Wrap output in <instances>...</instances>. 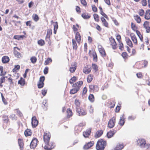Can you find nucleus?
<instances>
[{
    "instance_id": "nucleus-58",
    "label": "nucleus",
    "mask_w": 150,
    "mask_h": 150,
    "mask_svg": "<svg viewBox=\"0 0 150 150\" xmlns=\"http://www.w3.org/2000/svg\"><path fill=\"white\" fill-rule=\"evenodd\" d=\"M89 88L90 91H93L94 89V88H95L94 85H90L89 86Z\"/></svg>"
},
{
    "instance_id": "nucleus-60",
    "label": "nucleus",
    "mask_w": 150,
    "mask_h": 150,
    "mask_svg": "<svg viewBox=\"0 0 150 150\" xmlns=\"http://www.w3.org/2000/svg\"><path fill=\"white\" fill-rule=\"evenodd\" d=\"M142 3L143 6H146L147 4L146 0H142Z\"/></svg>"
},
{
    "instance_id": "nucleus-54",
    "label": "nucleus",
    "mask_w": 150,
    "mask_h": 150,
    "mask_svg": "<svg viewBox=\"0 0 150 150\" xmlns=\"http://www.w3.org/2000/svg\"><path fill=\"white\" fill-rule=\"evenodd\" d=\"M29 70V69H26L25 70V73H24V74L23 75V76L24 78H25L26 77L27 74Z\"/></svg>"
},
{
    "instance_id": "nucleus-39",
    "label": "nucleus",
    "mask_w": 150,
    "mask_h": 150,
    "mask_svg": "<svg viewBox=\"0 0 150 150\" xmlns=\"http://www.w3.org/2000/svg\"><path fill=\"white\" fill-rule=\"evenodd\" d=\"M92 67L93 69L96 71L98 70V67L97 65L95 64H92Z\"/></svg>"
},
{
    "instance_id": "nucleus-34",
    "label": "nucleus",
    "mask_w": 150,
    "mask_h": 150,
    "mask_svg": "<svg viewBox=\"0 0 150 150\" xmlns=\"http://www.w3.org/2000/svg\"><path fill=\"white\" fill-rule=\"evenodd\" d=\"M38 44L41 46H42L45 44V42L44 40H40L38 41Z\"/></svg>"
},
{
    "instance_id": "nucleus-41",
    "label": "nucleus",
    "mask_w": 150,
    "mask_h": 150,
    "mask_svg": "<svg viewBox=\"0 0 150 150\" xmlns=\"http://www.w3.org/2000/svg\"><path fill=\"white\" fill-rule=\"evenodd\" d=\"M92 75H90L88 76L87 79V81L88 83L91 82L92 80Z\"/></svg>"
},
{
    "instance_id": "nucleus-38",
    "label": "nucleus",
    "mask_w": 150,
    "mask_h": 150,
    "mask_svg": "<svg viewBox=\"0 0 150 150\" xmlns=\"http://www.w3.org/2000/svg\"><path fill=\"white\" fill-rule=\"evenodd\" d=\"M93 17L96 21L98 22L99 21V16L97 14H93Z\"/></svg>"
},
{
    "instance_id": "nucleus-19",
    "label": "nucleus",
    "mask_w": 150,
    "mask_h": 150,
    "mask_svg": "<svg viewBox=\"0 0 150 150\" xmlns=\"http://www.w3.org/2000/svg\"><path fill=\"white\" fill-rule=\"evenodd\" d=\"M103 131L102 130H100L97 131L96 133L95 137L98 138L100 137L103 134Z\"/></svg>"
},
{
    "instance_id": "nucleus-48",
    "label": "nucleus",
    "mask_w": 150,
    "mask_h": 150,
    "mask_svg": "<svg viewBox=\"0 0 150 150\" xmlns=\"http://www.w3.org/2000/svg\"><path fill=\"white\" fill-rule=\"evenodd\" d=\"M46 100H45V101H44L42 103L43 104V105H44V106H43V109L44 110H47V105L46 104Z\"/></svg>"
},
{
    "instance_id": "nucleus-13",
    "label": "nucleus",
    "mask_w": 150,
    "mask_h": 150,
    "mask_svg": "<svg viewBox=\"0 0 150 150\" xmlns=\"http://www.w3.org/2000/svg\"><path fill=\"white\" fill-rule=\"evenodd\" d=\"M124 115L123 114L120 117V120L119 121V124L121 126H123L125 123V121L124 120L125 119L124 118Z\"/></svg>"
},
{
    "instance_id": "nucleus-26",
    "label": "nucleus",
    "mask_w": 150,
    "mask_h": 150,
    "mask_svg": "<svg viewBox=\"0 0 150 150\" xmlns=\"http://www.w3.org/2000/svg\"><path fill=\"white\" fill-rule=\"evenodd\" d=\"M33 20L35 22H37L39 20V17L38 15L36 14H33L32 16Z\"/></svg>"
},
{
    "instance_id": "nucleus-50",
    "label": "nucleus",
    "mask_w": 150,
    "mask_h": 150,
    "mask_svg": "<svg viewBox=\"0 0 150 150\" xmlns=\"http://www.w3.org/2000/svg\"><path fill=\"white\" fill-rule=\"evenodd\" d=\"M47 89H44L42 90V94L43 96H45L47 93Z\"/></svg>"
},
{
    "instance_id": "nucleus-16",
    "label": "nucleus",
    "mask_w": 150,
    "mask_h": 150,
    "mask_svg": "<svg viewBox=\"0 0 150 150\" xmlns=\"http://www.w3.org/2000/svg\"><path fill=\"white\" fill-rule=\"evenodd\" d=\"M131 39L135 44H137V40L136 36L133 33L130 34Z\"/></svg>"
},
{
    "instance_id": "nucleus-46",
    "label": "nucleus",
    "mask_w": 150,
    "mask_h": 150,
    "mask_svg": "<svg viewBox=\"0 0 150 150\" xmlns=\"http://www.w3.org/2000/svg\"><path fill=\"white\" fill-rule=\"evenodd\" d=\"M92 9L93 11L94 12H96L97 11V8L95 5L92 6Z\"/></svg>"
},
{
    "instance_id": "nucleus-18",
    "label": "nucleus",
    "mask_w": 150,
    "mask_h": 150,
    "mask_svg": "<svg viewBox=\"0 0 150 150\" xmlns=\"http://www.w3.org/2000/svg\"><path fill=\"white\" fill-rule=\"evenodd\" d=\"M18 83L20 84L22 86H23L25 84V79L22 77H21L18 82Z\"/></svg>"
},
{
    "instance_id": "nucleus-57",
    "label": "nucleus",
    "mask_w": 150,
    "mask_h": 150,
    "mask_svg": "<svg viewBox=\"0 0 150 150\" xmlns=\"http://www.w3.org/2000/svg\"><path fill=\"white\" fill-rule=\"evenodd\" d=\"M116 39H117V40L118 41V42H119V43H120V42H121L120 41V40L121 39V37L120 35H117L116 36Z\"/></svg>"
},
{
    "instance_id": "nucleus-29",
    "label": "nucleus",
    "mask_w": 150,
    "mask_h": 150,
    "mask_svg": "<svg viewBox=\"0 0 150 150\" xmlns=\"http://www.w3.org/2000/svg\"><path fill=\"white\" fill-rule=\"evenodd\" d=\"M67 116L68 118L70 117L72 115V111L70 110L69 108L67 109Z\"/></svg>"
},
{
    "instance_id": "nucleus-62",
    "label": "nucleus",
    "mask_w": 150,
    "mask_h": 150,
    "mask_svg": "<svg viewBox=\"0 0 150 150\" xmlns=\"http://www.w3.org/2000/svg\"><path fill=\"white\" fill-rule=\"evenodd\" d=\"M81 4L84 6H86L87 5V3L85 0H81Z\"/></svg>"
},
{
    "instance_id": "nucleus-49",
    "label": "nucleus",
    "mask_w": 150,
    "mask_h": 150,
    "mask_svg": "<svg viewBox=\"0 0 150 150\" xmlns=\"http://www.w3.org/2000/svg\"><path fill=\"white\" fill-rule=\"evenodd\" d=\"M48 68L47 67H46L43 71L44 73L45 74H47L48 73Z\"/></svg>"
},
{
    "instance_id": "nucleus-56",
    "label": "nucleus",
    "mask_w": 150,
    "mask_h": 150,
    "mask_svg": "<svg viewBox=\"0 0 150 150\" xmlns=\"http://www.w3.org/2000/svg\"><path fill=\"white\" fill-rule=\"evenodd\" d=\"M8 81H9V82L10 83V85H11L12 84L13 85V80L12 78H11L10 77L8 79Z\"/></svg>"
},
{
    "instance_id": "nucleus-52",
    "label": "nucleus",
    "mask_w": 150,
    "mask_h": 150,
    "mask_svg": "<svg viewBox=\"0 0 150 150\" xmlns=\"http://www.w3.org/2000/svg\"><path fill=\"white\" fill-rule=\"evenodd\" d=\"M136 118L135 116H129L128 118V120H134Z\"/></svg>"
},
{
    "instance_id": "nucleus-8",
    "label": "nucleus",
    "mask_w": 150,
    "mask_h": 150,
    "mask_svg": "<svg viewBox=\"0 0 150 150\" xmlns=\"http://www.w3.org/2000/svg\"><path fill=\"white\" fill-rule=\"evenodd\" d=\"M76 111L79 114L78 115L80 116H83L86 114V113L83 110L79 108H76Z\"/></svg>"
},
{
    "instance_id": "nucleus-63",
    "label": "nucleus",
    "mask_w": 150,
    "mask_h": 150,
    "mask_svg": "<svg viewBox=\"0 0 150 150\" xmlns=\"http://www.w3.org/2000/svg\"><path fill=\"white\" fill-rule=\"evenodd\" d=\"M89 108V111L91 113H92L93 112V108L91 105Z\"/></svg>"
},
{
    "instance_id": "nucleus-4",
    "label": "nucleus",
    "mask_w": 150,
    "mask_h": 150,
    "mask_svg": "<svg viewBox=\"0 0 150 150\" xmlns=\"http://www.w3.org/2000/svg\"><path fill=\"white\" fill-rule=\"evenodd\" d=\"M137 145L142 148L146 147L148 144L146 143L145 140L144 139H139L137 141Z\"/></svg>"
},
{
    "instance_id": "nucleus-23",
    "label": "nucleus",
    "mask_w": 150,
    "mask_h": 150,
    "mask_svg": "<svg viewBox=\"0 0 150 150\" xmlns=\"http://www.w3.org/2000/svg\"><path fill=\"white\" fill-rule=\"evenodd\" d=\"M88 98L90 101L91 102H93L94 101V96L92 94H91L89 95Z\"/></svg>"
},
{
    "instance_id": "nucleus-53",
    "label": "nucleus",
    "mask_w": 150,
    "mask_h": 150,
    "mask_svg": "<svg viewBox=\"0 0 150 150\" xmlns=\"http://www.w3.org/2000/svg\"><path fill=\"white\" fill-rule=\"evenodd\" d=\"M5 77H2L0 78V83L2 84L5 82Z\"/></svg>"
},
{
    "instance_id": "nucleus-2",
    "label": "nucleus",
    "mask_w": 150,
    "mask_h": 150,
    "mask_svg": "<svg viewBox=\"0 0 150 150\" xmlns=\"http://www.w3.org/2000/svg\"><path fill=\"white\" fill-rule=\"evenodd\" d=\"M107 145L106 141L103 139H99L96 146L97 150H104Z\"/></svg>"
},
{
    "instance_id": "nucleus-44",
    "label": "nucleus",
    "mask_w": 150,
    "mask_h": 150,
    "mask_svg": "<svg viewBox=\"0 0 150 150\" xmlns=\"http://www.w3.org/2000/svg\"><path fill=\"white\" fill-rule=\"evenodd\" d=\"M76 68L75 66L74 67H71L70 68L69 71L71 73L74 72L76 69Z\"/></svg>"
},
{
    "instance_id": "nucleus-5",
    "label": "nucleus",
    "mask_w": 150,
    "mask_h": 150,
    "mask_svg": "<svg viewBox=\"0 0 150 150\" xmlns=\"http://www.w3.org/2000/svg\"><path fill=\"white\" fill-rule=\"evenodd\" d=\"M115 122V118L113 117L111 119H110L108 122V127L110 128H113L114 126Z\"/></svg>"
},
{
    "instance_id": "nucleus-27",
    "label": "nucleus",
    "mask_w": 150,
    "mask_h": 150,
    "mask_svg": "<svg viewBox=\"0 0 150 150\" xmlns=\"http://www.w3.org/2000/svg\"><path fill=\"white\" fill-rule=\"evenodd\" d=\"M24 37V35H15L14 36L13 38L16 40H19L21 38H23Z\"/></svg>"
},
{
    "instance_id": "nucleus-36",
    "label": "nucleus",
    "mask_w": 150,
    "mask_h": 150,
    "mask_svg": "<svg viewBox=\"0 0 150 150\" xmlns=\"http://www.w3.org/2000/svg\"><path fill=\"white\" fill-rule=\"evenodd\" d=\"M52 59L51 58H48L45 62V65H48L49 63L50 62H52Z\"/></svg>"
},
{
    "instance_id": "nucleus-37",
    "label": "nucleus",
    "mask_w": 150,
    "mask_h": 150,
    "mask_svg": "<svg viewBox=\"0 0 150 150\" xmlns=\"http://www.w3.org/2000/svg\"><path fill=\"white\" fill-rule=\"evenodd\" d=\"M30 60L32 63L34 64L36 62L37 59L35 57H33L30 58Z\"/></svg>"
},
{
    "instance_id": "nucleus-43",
    "label": "nucleus",
    "mask_w": 150,
    "mask_h": 150,
    "mask_svg": "<svg viewBox=\"0 0 150 150\" xmlns=\"http://www.w3.org/2000/svg\"><path fill=\"white\" fill-rule=\"evenodd\" d=\"M144 10L141 9L139 10V15L141 16H142L144 15Z\"/></svg>"
},
{
    "instance_id": "nucleus-15",
    "label": "nucleus",
    "mask_w": 150,
    "mask_h": 150,
    "mask_svg": "<svg viewBox=\"0 0 150 150\" xmlns=\"http://www.w3.org/2000/svg\"><path fill=\"white\" fill-rule=\"evenodd\" d=\"M32 132L30 129H27L24 132V134L26 137L31 135Z\"/></svg>"
},
{
    "instance_id": "nucleus-32",
    "label": "nucleus",
    "mask_w": 150,
    "mask_h": 150,
    "mask_svg": "<svg viewBox=\"0 0 150 150\" xmlns=\"http://www.w3.org/2000/svg\"><path fill=\"white\" fill-rule=\"evenodd\" d=\"M93 60L94 61L97 62V56L96 52H94L92 54Z\"/></svg>"
},
{
    "instance_id": "nucleus-22",
    "label": "nucleus",
    "mask_w": 150,
    "mask_h": 150,
    "mask_svg": "<svg viewBox=\"0 0 150 150\" xmlns=\"http://www.w3.org/2000/svg\"><path fill=\"white\" fill-rule=\"evenodd\" d=\"M13 53L15 56L18 58H20L21 57V54L16 50L14 51Z\"/></svg>"
},
{
    "instance_id": "nucleus-21",
    "label": "nucleus",
    "mask_w": 150,
    "mask_h": 150,
    "mask_svg": "<svg viewBox=\"0 0 150 150\" xmlns=\"http://www.w3.org/2000/svg\"><path fill=\"white\" fill-rule=\"evenodd\" d=\"M115 132L113 131H110L109 132H108L107 134V136L108 138H110L113 136Z\"/></svg>"
},
{
    "instance_id": "nucleus-25",
    "label": "nucleus",
    "mask_w": 150,
    "mask_h": 150,
    "mask_svg": "<svg viewBox=\"0 0 150 150\" xmlns=\"http://www.w3.org/2000/svg\"><path fill=\"white\" fill-rule=\"evenodd\" d=\"M20 69V66L19 65H16L14 66V68L13 69L12 71L13 72H16L17 70Z\"/></svg>"
},
{
    "instance_id": "nucleus-1",
    "label": "nucleus",
    "mask_w": 150,
    "mask_h": 150,
    "mask_svg": "<svg viewBox=\"0 0 150 150\" xmlns=\"http://www.w3.org/2000/svg\"><path fill=\"white\" fill-rule=\"evenodd\" d=\"M51 137L50 132L45 133L43 136V139L44 142L46 144V145L44 147L45 150H51L55 146L54 143L53 142L49 143Z\"/></svg>"
},
{
    "instance_id": "nucleus-7",
    "label": "nucleus",
    "mask_w": 150,
    "mask_h": 150,
    "mask_svg": "<svg viewBox=\"0 0 150 150\" xmlns=\"http://www.w3.org/2000/svg\"><path fill=\"white\" fill-rule=\"evenodd\" d=\"M37 142L38 139L37 138H33L30 143V148L31 149H34L37 145Z\"/></svg>"
},
{
    "instance_id": "nucleus-20",
    "label": "nucleus",
    "mask_w": 150,
    "mask_h": 150,
    "mask_svg": "<svg viewBox=\"0 0 150 150\" xmlns=\"http://www.w3.org/2000/svg\"><path fill=\"white\" fill-rule=\"evenodd\" d=\"M73 48V50H76L77 48V45L76 41L74 39L72 40Z\"/></svg>"
},
{
    "instance_id": "nucleus-64",
    "label": "nucleus",
    "mask_w": 150,
    "mask_h": 150,
    "mask_svg": "<svg viewBox=\"0 0 150 150\" xmlns=\"http://www.w3.org/2000/svg\"><path fill=\"white\" fill-rule=\"evenodd\" d=\"M52 34V30L51 29H48L47 31V34L51 35Z\"/></svg>"
},
{
    "instance_id": "nucleus-55",
    "label": "nucleus",
    "mask_w": 150,
    "mask_h": 150,
    "mask_svg": "<svg viewBox=\"0 0 150 150\" xmlns=\"http://www.w3.org/2000/svg\"><path fill=\"white\" fill-rule=\"evenodd\" d=\"M122 57L123 58H125L127 57V53L126 52H123L122 54Z\"/></svg>"
},
{
    "instance_id": "nucleus-42",
    "label": "nucleus",
    "mask_w": 150,
    "mask_h": 150,
    "mask_svg": "<svg viewBox=\"0 0 150 150\" xmlns=\"http://www.w3.org/2000/svg\"><path fill=\"white\" fill-rule=\"evenodd\" d=\"M131 28L134 31H136L135 29H137V27L136 26V25L134 24L133 23H132L131 24Z\"/></svg>"
},
{
    "instance_id": "nucleus-10",
    "label": "nucleus",
    "mask_w": 150,
    "mask_h": 150,
    "mask_svg": "<svg viewBox=\"0 0 150 150\" xmlns=\"http://www.w3.org/2000/svg\"><path fill=\"white\" fill-rule=\"evenodd\" d=\"M18 145L20 150H23L24 149V143L23 140L21 139H19L18 140Z\"/></svg>"
},
{
    "instance_id": "nucleus-14",
    "label": "nucleus",
    "mask_w": 150,
    "mask_h": 150,
    "mask_svg": "<svg viewBox=\"0 0 150 150\" xmlns=\"http://www.w3.org/2000/svg\"><path fill=\"white\" fill-rule=\"evenodd\" d=\"M75 38L78 43H79L81 41V36L79 32H77L76 33Z\"/></svg>"
},
{
    "instance_id": "nucleus-31",
    "label": "nucleus",
    "mask_w": 150,
    "mask_h": 150,
    "mask_svg": "<svg viewBox=\"0 0 150 150\" xmlns=\"http://www.w3.org/2000/svg\"><path fill=\"white\" fill-rule=\"evenodd\" d=\"M81 16L85 19H89L90 17V16L88 15V14H86L85 13H83L81 15Z\"/></svg>"
},
{
    "instance_id": "nucleus-33",
    "label": "nucleus",
    "mask_w": 150,
    "mask_h": 150,
    "mask_svg": "<svg viewBox=\"0 0 150 150\" xmlns=\"http://www.w3.org/2000/svg\"><path fill=\"white\" fill-rule=\"evenodd\" d=\"M135 17V19L136 21L138 23H140L141 21V19L140 17L138 15H136L135 16H134Z\"/></svg>"
},
{
    "instance_id": "nucleus-17",
    "label": "nucleus",
    "mask_w": 150,
    "mask_h": 150,
    "mask_svg": "<svg viewBox=\"0 0 150 150\" xmlns=\"http://www.w3.org/2000/svg\"><path fill=\"white\" fill-rule=\"evenodd\" d=\"M91 133V129L87 130L85 132H83V135L85 138L88 137L90 134Z\"/></svg>"
},
{
    "instance_id": "nucleus-28",
    "label": "nucleus",
    "mask_w": 150,
    "mask_h": 150,
    "mask_svg": "<svg viewBox=\"0 0 150 150\" xmlns=\"http://www.w3.org/2000/svg\"><path fill=\"white\" fill-rule=\"evenodd\" d=\"M99 51L103 57H104L105 56L106 53L104 49H101Z\"/></svg>"
},
{
    "instance_id": "nucleus-11",
    "label": "nucleus",
    "mask_w": 150,
    "mask_h": 150,
    "mask_svg": "<svg viewBox=\"0 0 150 150\" xmlns=\"http://www.w3.org/2000/svg\"><path fill=\"white\" fill-rule=\"evenodd\" d=\"M110 45L112 46L113 49L115 50L117 48V44L114 38H111L110 40Z\"/></svg>"
},
{
    "instance_id": "nucleus-51",
    "label": "nucleus",
    "mask_w": 150,
    "mask_h": 150,
    "mask_svg": "<svg viewBox=\"0 0 150 150\" xmlns=\"http://www.w3.org/2000/svg\"><path fill=\"white\" fill-rule=\"evenodd\" d=\"M45 80V77L44 76H41L40 78L39 79V82H43Z\"/></svg>"
},
{
    "instance_id": "nucleus-9",
    "label": "nucleus",
    "mask_w": 150,
    "mask_h": 150,
    "mask_svg": "<svg viewBox=\"0 0 150 150\" xmlns=\"http://www.w3.org/2000/svg\"><path fill=\"white\" fill-rule=\"evenodd\" d=\"M93 141H91L86 144L83 147V148L85 150H87L89 149L90 148L93 146L94 144Z\"/></svg>"
},
{
    "instance_id": "nucleus-35",
    "label": "nucleus",
    "mask_w": 150,
    "mask_h": 150,
    "mask_svg": "<svg viewBox=\"0 0 150 150\" xmlns=\"http://www.w3.org/2000/svg\"><path fill=\"white\" fill-rule=\"evenodd\" d=\"M126 42L127 45L130 47H133L132 42L129 39H128L127 40Z\"/></svg>"
},
{
    "instance_id": "nucleus-45",
    "label": "nucleus",
    "mask_w": 150,
    "mask_h": 150,
    "mask_svg": "<svg viewBox=\"0 0 150 150\" xmlns=\"http://www.w3.org/2000/svg\"><path fill=\"white\" fill-rule=\"evenodd\" d=\"M149 23L147 21H145L143 24V26L144 28H146V27H148V26H149Z\"/></svg>"
},
{
    "instance_id": "nucleus-3",
    "label": "nucleus",
    "mask_w": 150,
    "mask_h": 150,
    "mask_svg": "<svg viewBox=\"0 0 150 150\" xmlns=\"http://www.w3.org/2000/svg\"><path fill=\"white\" fill-rule=\"evenodd\" d=\"M83 82L82 81H79L74 84L73 86L75 87L71 89L70 93L71 94H73L76 93L80 89L81 86L82 85Z\"/></svg>"
},
{
    "instance_id": "nucleus-12",
    "label": "nucleus",
    "mask_w": 150,
    "mask_h": 150,
    "mask_svg": "<svg viewBox=\"0 0 150 150\" xmlns=\"http://www.w3.org/2000/svg\"><path fill=\"white\" fill-rule=\"evenodd\" d=\"M10 59L9 57L7 56H4L2 58V62L4 64H6L9 61Z\"/></svg>"
},
{
    "instance_id": "nucleus-59",
    "label": "nucleus",
    "mask_w": 150,
    "mask_h": 150,
    "mask_svg": "<svg viewBox=\"0 0 150 150\" xmlns=\"http://www.w3.org/2000/svg\"><path fill=\"white\" fill-rule=\"evenodd\" d=\"M119 49L121 50H122V48H123V45L122 43L121 42H120V43H119Z\"/></svg>"
},
{
    "instance_id": "nucleus-6",
    "label": "nucleus",
    "mask_w": 150,
    "mask_h": 150,
    "mask_svg": "<svg viewBox=\"0 0 150 150\" xmlns=\"http://www.w3.org/2000/svg\"><path fill=\"white\" fill-rule=\"evenodd\" d=\"M38 121L37 120L35 116H34L32 118L31 124L33 127L35 128L38 125Z\"/></svg>"
},
{
    "instance_id": "nucleus-47",
    "label": "nucleus",
    "mask_w": 150,
    "mask_h": 150,
    "mask_svg": "<svg viewBox=\"0 0 150 150\" xmlns=\"http://www.w3.org/2000/svg\"><path fill=\"white\" fill-rule=\"evenodd\" d=\"M53 25L54 26V29H57L58 28V23L56 21L53 23Z\"/></svg>"
},
{
    "instance_id": "nucleus-61",
    "label": "nucleus",
    "mask_w": 150,
    "mask_h": 150,
    "mask_svg": "<svg viewBox=\"0 0 150 150\" xmlns=\"http://www.w3.org/2000/svg\"><path fill=\"white\" fill-rule=\"evenodd\" d=\"M100 13L102 16H104L105 18H107L108 17L107 15L105 13L103 12V11H100Z\"/></svg>"
},
{
    "instance_id": "nucleus-40",
    "label": "nucleus",
    "mask_w": 150,
    "mask_h": 150,
    "mask_svg": "<svg viewBox=\"0 0 150 150\" xmlns=\"http://www.w3.org/2000/svg\"><path fill=\"white\" fill-rule=\"evenodd\" d=\"M74 103L76 106V107L79 108L80 105V103L79 102V100L76 99L75 100Z\"/></svg>"
},
{
    "instance_id": "nucleus-24",
    "label": "nucleus",
    "mask_w": 150,
    "mask_h": 150,
    "mask_svg": "<svg viewBox=\"0 0 150 150\" xmlns=\"http://www.w3.org/2000/svg\"><path fill=\"white\" fill-rule=\"evenodd\" d=\"M123 147L124 146L122 144H117L114 149V150H121Z\"/></svg>"
},
{
    "instance_id": "nucleus-30",
    "label": "nucleus",
    "mask_w": 150,
    "mask_h": 150,
    "mask_svg": "<svg viewBox=\"0 0 150 150\" xmlns=\"http://www.w3.org/2000/svg\"><path fill=\"white\" fill-rule=\"evenodd\" d=\"M44 85V83L43 82H39L37 84V86L39 88H41L43 87Z\"/></svg>"
}]
</instances>
